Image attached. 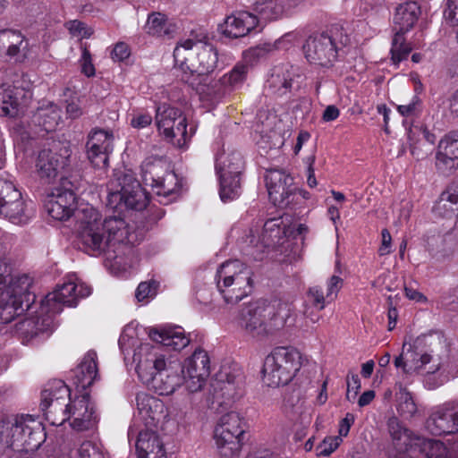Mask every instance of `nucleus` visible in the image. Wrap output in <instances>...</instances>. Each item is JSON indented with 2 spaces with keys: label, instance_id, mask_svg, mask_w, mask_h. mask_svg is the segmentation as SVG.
Listing matches in <instances>:
<instances>
[{
  "label": "nucleus",
  "instance_id": "nucleus-1",
  "mask_svg": "<svg viewBox=\"0 0 458 458\" xmlns=\"http://www.w3.org/2000/svg\"><path fill=\"white\" fill-rule=\"evenodd\" d=\"M139 377L160 395H169L184 383L178 362L166 363L163 355L148 344H141L134 353Z\"/></svg>",
  "mask_w": 458,
  "mask_h": 458
},
{
  "label": "nucleus",
  "instance_id": "nucleus-2",
  "mask_svg": "<svg viewBox=\"0 0 458 458\" xmlns=\"http://www.w3.org/2000/svg\"><path fill=\"white\" fill-rule=\"evenodd\" d=\"M290 315L291 308L285 302L258 301L242 309L238 325L249 336L263 340L282 328Z\"/></svg>",
  "mask_w": 458,
  "mask_h": 458
},
{
  "label": "nucleus",
  "instance_id": "nucleus-3",
  "mask_svg": "<svg viewBox=\"0 0 458 458\" xmlns=\"http://www.w3.org/2000/svg\"><path fill=\"white\" fill-rule=\"evenodd\" d=\"M177 76L191 85L197 77L208 75L218 67V53L210 44H199L192 39L179 43L174 50Z\"/></svg>",
  "mask_w": 458,
  "mask_h": 458
},
{
  "label": "nucleus",
  "instance_id": "nucleus-4",
  "mask_svg": "<svg viewBox=\"0 0 458 458\" xmlns=\"http://www.w3.org/2000/svg\"><path fill=\"white\" fill-rule=\"evenodd\" d=\"M45 437L41 423L31 415L3 421L0 430V441L16 452H35L45 441Z\"/></svg>",
  "mask_w": 458,
  "mask_h": 458
},
{
  "label": "nucleus",
  "instance_id": "nucleus-5",
  "mask_svg": "<svg viewBox=\"0 0 458 458\" xmlns=\"http://www.w3.org/2000/svg\"><path fill=\"white\" fill-rule=\"evenodd\" d=\"M252 270L245 263L226 260L216 269L215 282L219 293L228 304H235L250 293Z\"/></svg>",
  "mask_w": 458,
  "mask_h": 458
},
{
  "label": "nucleus",
  "instance_id": "nucleus-6",
  "mask_svg": "<svg viewBox=\"0 0 458 458\" xmlns=\"http://www.w3.org/2000/svg\"><path fill=\"white\" fill-rule=\"evenodd\" d=\"M245 435V422L239 413L230 411L221 416L213 433L216 454L220 458H239Z\"/></svg>",
  "mask_w": 458,
  "mask_h": 458
},
{
  "label": "nucleus",
  "instance_id": "nucleus-7",
  "mask_svg": "<svg viewBox=\"0 0 458 458\" xmlns=\"http://www.w3.org/2000/svg\"><path fill=\"white\" fill-rule=\"evenodd\" d=\"M347 38L337 28L310 36L302 46L307 61L314 65L331 68L338 61Z\"/></svg>",
  "mask_w": 458,
  "mask_h": 458
},
{
  "label": "nucleus",
  "instance_id": "nucleus-8",
  "mask_svg": "<svg viewBox=\"0 0 458 458\" xmlns=\"http://www.w3.org/2000/svg\"><path fill=\"white\" fill-rule=\"evenodd\" d=\"M301 353L292 347H276L265 359L263 375L265 383L272 387L287 385L301 366Z\"/></svg>",
  "mask_w": 458,
  "mask_h": 458
},
{
  "label": "nucleus",
  "instance_id": "nucleus-9",
  "mask_svg": "<svg viewBox=\"0 0 458 458\" xmlns=\"http://www.w3.org/2000/svg\"><path fill=\"white\" fill-rule=\"evenodd\" d=\"M141 178L157 196L170 197L168 201L175 199L181 190L178 176L161 159H146L141 165Z\"/></svg>",
  "mask_w": 458,
  "mask_h": 458
},
{
  "label": "nucleus",
  "instance_id": "nucleus-10",
  "mask_svg": "<svg viewBox=\"0 0 458 458\" xmlns=\"http://www.w3.org/2000/svg\"><path fill=\"white\" fill-rule=\"evenodd\" d=\"M90 293L89 285L70 276L42 300L41 313L49 314L54 318L55 315L62 312L64 306H76L80 298L88 297Z\"/></svg>",
  "mask_w": 458,
  "mask_h": 458
},
{
  "label": "nucleus",
  "instance_id": "nucleus-11",
  "mask_svg": "<svg viewBox=\"0 0 458 458\" xmlns=\"http://www.w3.org/2000/svg\"><path fill=\"white\" fill-rule=\"evenodd\" d=\"M78 242L86 252L98 255L108 250L101 225V215L91 206L83 208L79 214Z\"/></svg>",
  "mask_w": 458,
  "mask_h": 458
},
{
  "label": "nucleus",
  "instance_id": "nucleus-12",
  "mask_svg": "<svg viewBox=\"0 0 458 458\" xmlns=\"http://www.w3.org/2000/svg\"><path fill=\"white\" fill-rule=\"evenodd\" d=\"M429 345V352L421 354L414 362V369L418 370V373L441 372L454 377L457 373L458 360L451 358L445 341L437 336L435 343L430 342Z\"/></svg>",
  "mask_w": 458,
  "mask_h": 458
},
{
  "label": "nucleus",
  "instance_id": "nucleus-13",
  "mask_svg": "<svg viewBox=\"0 0 458 458\" xmlns=\"http://www.w3.org/2000/svg\"><path fill=\"white\" fill-rule=\"evenodd\" d=\"M243 168V157L238 151L220 157L216 160V170L220 177V198L224 202L240 195V174Z\"/></svg>",
  "mask_w": 458,
  "mask_h": 458
},
{
  "label": "nucleus",
  "instance_id": "nucleus-14",
  "mask_svg": "<svg viewBox=\"0 0 458 458\" xmlns=\"http://www.w3.org/2000/svg\"><path fill=\"white\" fill-rule=\"evenodd\" d=\"M70 389L61 380H55L47 385L41 393L40 409L46 420L53 426H61L67 420V398Z\"/></svg>",
  "mask_w": 458,
  "mask_h": 458
},
{
  "label": "nucleus",
  "instance_id": "nucleus-15",
  "mask_svg": "<svg viewBox=\"0 0 458 458\" xmlns=\"http://www.w3.org/2000/svg\"><path fill=\"white\" fill-rule=\"evenodd\" d=\"M114 182L110 183L111 202L119 201L118 206H124L127 209L143 210L148 203V196L140 183L131 174H123L117 177L119 190H114Z\"/></svg>",
  "mask_w": 458,
  "mask_h": 458
},
{
  "label": "nucleus",
  "instance_id": "nucleus-16",
  "mask_svg": "<svg viewBox=\"0 0 458 458\" xmlns=\"http://www.w3.org/2000/svg\"><path fill=\"white\" fill-rule=\"evenodd\" d=\"M31 214L15 185L0 178V215L13 224L22 225L30 220Z\"/></svg>",
  "mask_w": 458,
  "mask_h": 458
},
{
  "label": "nucleus",
  "instance_id": "nucleus-17",
  "mask_svg": "<svg viewBox=\"0 0 458 458\" xmlns=\"http://www.w3.org/2000/svg\"><path fill=\"white\" fill-rule=\"evenodd\" d=\"M76 205L73 183L67 178H62L60 185L47 195L45 207L52 218L64 221L73 215Z\"/></svg>",
  "mask_w": 458,
  "mask_h": 458
},
{
  "label": "nucleus",
  "instance_id": "nucleus-18",
  "mask_svg": "<svg viewBox=\"0 0 458 458\" xmlns=\"http://www.w3.org/2000/svg\"><path fill=\"white\" fill-rule=\"evenodd\" d=\"M180 370L183 375L185 387L190 393L201 390L210 375V358L208 352L200 347L196 348L184 360Z\"/></svg>",
  "mask_w": 458,
  "mask_h": 458
},
{
  "label": "nucleus",
  "instance_id": "nucleus-19",
  "mask_svg": "<svg viewBox=\"0 0 458 458\" xmlns=\"http://www.w3.org/2000/svg\"><path fill=\"white\" fill-rule=\"evenodd\" d=\"M426 429L432 435L442 436L458 432V400L446 402L430 411L425 422Z\"/></svg>",
  "mask_w": 458,
  "mask_h": 458
},
{
  "label": "nucleus",
  "instance_id": "nucleus-20",
  "mask_svg": "<svg viewBox=\"0 0 458 458\" xmlns=\"http://www.w3.org/2000/svg\"><path fill=\"white\" fill-rule=\"evenodd\" d=\"M242 378V369L234 365L233 370L224 366L216 379L211 384L213 403L227 406L234 402L238 395V385Z\"/></svg>",
  "mask_w": 458,
  "mask_h": 458
},
{
  "label": "nucleus",
  "instance_id": "nucleus-21",
  "mask_svg": "<svg viewBox=\"0 0 458 458\" xmlns=\"http://www.w3.org/2000/svg\"><path fill=\"white\" fill-rule=\"evenodd\" d=\"M54 318L41 313V307L36 317L24 318L14 325V335L22 344H33L38 339L47 337L53 331Z\"/></svg>",
  "mask_w": 458,
  "mask_h": 458
},
{
  "label": "nucleus",
  "instance_id": "nucleus-22",
  "mask_svg": "<svg viewBox=\"0 0 458 458\" xmlns=\"http://www.w3.org/2000/svg\"><path fill=\"white\" fill-rule=\"evenodd\" d=\"M88 157L91 164L98 168L108 165L109 154L114 148V134L111 131L94 129L87 141Z\"/></svg>",
  "mask_w": 458,
  "mask_h": 458
},
{
  "label": "nucleus",
  "instance_id": "nucleus-23",
  "mask_svg": "<svg viewBox=\"0 0 458 458\" xmlns=\"http://www.w3.org/2000/svg\"><path fill=\"white\" fill-rule=\"evenodd\" d=\"M65 410L67 411V420H72L71 427L77 431L91 429L98 423V416L88 393L76 397Z\"/></svg>",
  "mask_w": 458,
  "mask_h": 458
},
{
  "label": "nucleus",
  "instance_id": "nucleus-24",
  "mask_svg": "<svg viewBox=\"0 0 458 458\" xmlns=\"http://www.w3.org/2000/svg\"><path fill=\"white\" fill-rule=\"evenodd\" d=\"M269 199L275 206L285 207L290 203L289 198L295 191L293 179L282 170L269 169L265 175Z\"/></svg>",
  "mask_w": 458,
  "mask_h": 458
},
{
  "label": "nucleus",
  "instance_id": "nucleus-25",
  "mask_svg": "<svg viewBox=\"0 0 458 458\" xmlns=\"http://www.w3.org/2000/svg\"><path fill=\"white\" fill-rule=\"evenodd\" d=\"M68 157L69 151L66 148L64 154H58L52 149H42L35 162L37 175L43 182L51 183L57 177L60 169L68 165Z\"/></svg>",
  "mask_w": 458,
  "mask_h": 458
},
{
  "label": "nucleus",
  "instance_id": "nucleus-26",
  "mask_svg": "<svg viewBox=\"0 0 458 458\" xmlns=\"http://www.w3.org/2000/svg\"><path fill=\"white\" fill-rule=\"evenodd\" d=\"M108 250L120 243L134 244L137 242L136 233L131 226L120 216H110L101 219Z\"/></svg>",
  "mask_w": 458,
  "mask_h": 458
},
{
  "label": "nucleus",
  "instance_id": "nucleus-27",
  "mask_svg": "<svg viewBox=\"0 0 458 458\" xmlns=\"http://www.w3.org/2000/svg\"><path fill=\"white\" fill-rule=\"evenodd\" d=\"M387 430L395 454L417 450L421 437L404 427L397 417L392 416L388 419Z\"/></svg>",
  "mask_w": 458,
  "mask_h": 458
},
{
  "label": "nucleus",
  "instance_id": "nucleus-28",
  "mask_svg": "<svg viewBox=\"0 0 458 458\" xmlns=\"http://www.w3.org/2000/svg\"><path fill=\"white\" fill-rule=\"evenodd\" d=\"M258 25V18L249 12H236L225 17L218 27L222 35L229 38H242Z\"/></svg>",
  "mask_w": 458,
  "mask_h": 458
},
{
  "label": "nucleus",
  "instance_id": "nucleus-29",
  "mask_svg": "<svg viewBox=\"0 0 458 458\" xmlns=\"http://www.w3.org/2000/svg\"><path fill=\"white\" fill-rule=\"evenodd\" d=\"M136 450L138 458H166L163 442L157 432L151 429L139 432Z\"/></svg>",
  "mask_w": 458,
  "mask_h": 458
},
{
  "label": "nucleus",
  "instance_id": "nucleus-30",
  "mask_svg": "<svg viewBox=\"0 0 458 458\" xmlns=\"http://www.w3.org/2000/svg\"><path fill=\"white\" fill-rule=\"evenodd\" d=\"M148 335L151 340L160 344L170 350L181 351L190 344L182 327L151 328Z\"/></svg>",
  "mask_w": 458,
  "mask_h": 458
},
{
  "label": "nucleus",
  "instance_id": "nucleus-31",
  "mask_svg": "<svg viewBox=\"0 0 458 458\" xmlns=\"http://www.w3.org/2000/svg\"><path fill=\"white\" fill-rule=\"evenodd\" d=\"M98 355L95 351H89L74 371L73 384L81 390L89 387L98 377Z\"/></svg>",
  "mask_w": 458,
  "mask_h": 458
},
{
  "label": "nucleus",
  "instance_id": "nucleus-32",
  "mask_svg": "<svg viewBox=\"0 0 458 458\" xmlns=\"http://www.w3.org/2000/svg\"><path fill=\"white\" fill-rule=\"evenodd\" d=\"M136 403L139 414L145 421L146 426H155L162 417L163 402L148 394L140 393L136 396Z\"/></svg>",
  "mask_w": 458,
  "mask_h": 458
},
{
  "label": "nucleus",
  "instance_id": "nucleus-33",
  "mask_svg": "<svg viewBox=\"0 0 458 458\" xmlns=\"http://www.w3.org/2000/svg\"><path fill=\"white\" fill-rule=\"evenodd\" d=\"M300 79L301 76L291 69L285 70L282 73H273L268 79L267 84L273 94L284 96L292 89L300 88Z\"/></svg>",
  "mask_w": 458,
  "mask_h": 458
},
{
  "label": "nucleus",
  "instance_id": "nucleus-34",
  "mask_svg": "<svg viewBox=\"0 0 458 458\" xmlns=\"http://www.w3.org/2000/svg\"><path fill=\"white\" fill-rule=\"evenodd\" d=\"M420 14V7L416 2L400 4L394 14V23L399 26L400 33H404L413 27Z\"/></svg>",
  "mask_w": 458,
  "mask_h": 458
},
{
  "label": "nucleus",
  "instance_id": "nucleus-35",
  "mask_svg": "<svg viewBox=\"0 0 458 458\" xmlns=\"http://www.w3.org/2000/svg\"><path fill=\"white\" fill-rule=\"evenodd\" d=\"M61 121V109L53 103L39 106L33 115V122L43 127L46 131L56 129Z\"/></svg>",
  "mask_w": 458,
  "mask_h": 458
},
{
  "label": "nucleus",
  "instance_id": "nucleus-36",
  "mask_svg": "<svg viewBox=\"0 0 458 458\" xmlns=\"http://www.w3.org/2000/svg\"><path fill=\"white\" fill-rule=\"evenodd\" d=\"M145 31L154 37H171L175 31V25L169 21L165 14L154 12L148 16Z\"/></svg>",
  "mask_w": 458,
  "mask_h": 458
},
{
  "label": "nucleus",
  "instance_id": "nucleus-37",
  "mask_svg": "<svg viewBox=\"0 0 458 458\" xmlns=\"http://www.w3.org/2000/svg\"><path fill=\"white\" fill-rule=\"evenodd\" d=\"M32 284V279L26 274L16 273V275L10 279L6 287L4 288L3 293H9L17 299L22 300L27 302L26 306L29 308L30 301V288Z\"/></svg>",
  "mask_w": 458,
  "mask_h": 458
},
{
  "label": "nucleus",
  "instance_id": "nucleus-38",
  "mask_svg": "<svg viewBox=\"0 0 458 458\" xmlns=\"http://www.w3.org/2000/svg\"><path fill=\"white\" fill-rule=\"evenodd\" d=\"M24 301L9 293L2 292L0 295V323L8 324L24 311Z\"/></svg>",
  "mask_w": 458,
  "mask_h": 458
},
{
  "label": "nucleus",
  "instance_id": "nucleus-39",
  "mask_svg": "<svg viewBox=\"0 0 458 458\" xmlns=\"http://www.w3.org/2000/svg\"><path fill=\"white\" fill-rule=\"evenodd\" d=\"M182 113L180 109L168 104H162L157 108L156 122L160 133L171 132L172 126L178 121Z\"/></svg>",
  "mask_w": 458,
  "mask_h": 458
},
{
  "label": "nucleus",
  "instance_id": "nucleus-40",
  "mask_svg": "<svg viewBox=\"0 0 458 458\" xmlns=\"http://www.w3.org/2000/svg\"><path fill=\"white\" fill-rule=\"evenodd\" d=\"M396 392V410L398 414L405 420L412 419L418 413V406L412 394L402 384H398Z\"/></svg>",
  "mask_w": 458,
  "mask_h": 458
},
{
  "label": "nucleus",
  "instance_id": "nucleus-41",
  "mask_svg": "<svg viewBox=\"0 0 458 458\" xmlns=\"http://www.w3.org/2000/svg\"><path fill=\"white\" fill-rule=\"evenodd\" d=\"M18 106L19 102L14 95V89L10 85H0V115L15 116Z\"/></svg>",
  "mask_w": 458,
  "mask_h": 458
},
{
  "label": "nucleus",
  "instance_id": "nucleus-42",
  "mask_svg": "<svg viewBox=\"0 0 458 458\" xmlns=\"http://www.w3.org/2000/svg\"><path fill=\"white\" fill-rule=\"evenodd\" d=\"M427 458H446L447 448L440 440L420 437L417 450Z\"/></svg>",
  "mask_w": 458,
  "mask_h": 458
},
{
  "label": "nucleus",
  "instance_id": "nucleus-43",
  "mask_svg": "<svg viewBox=\"0 0 458 458\" xmlns=\"http://www.w3.org/2000/svg\"><path fill=\"white\" fill-rule=\"evenodd\" d=\"M200 95L208 100L216 102L222 99L225 95L230 93L228 87L223 83V80L214 81L208 85H202L197 89Z\"/></svg>",
  "mask_w": 458,
  "mask_h": 458
},
{
  "label": "nucleus",
  "instance_id": "nucleus-44",
  "mask_svg": "<svg viewBox=\"0 0 458 458\" xmlns=\"http://www.w3.org/2000/svg\"><path fill=\"white\" fill-rule=\"evenodd\" d=\"M411 51L409 44L405 43L403 33L397 32L392 42L391 55L393 63L397 65L405 60Z\"/></svg>",
  "mask_w": 458,
  "mask_h": 458
},
{
  "label": "nucleus",
  "instance_id": "nucleus-45",
  "mask_svg": "<svg viewBox=\"0 0 458 458\" xmlns=\"http://www.w3.org/2000/svg\"><path fill=\"white\" fill-rule=\"evenodd\" d=\"M248 66L244 64H237L230 72L225 74L221 79L223 83L228 87L230 92L242 84L246 79Z\"/></svg>",
  "mask_w": 458,
  "mask_h": 458
},
{
  "label": "nucleus",
  "instance_id": "nucleus-46",
  "mask_svg": "<svg viewBox=\"0 0 458 458\" xmlns=\"http://www.w3.org/2000/svg\"><path fill=\"white\" fill-rule=\"evenodd\" d=\"M437 153L458 158V131H452L445 135L438 143Z\"/></svg>",
  "mask_w": 458,
  "mask_h": 458
},
{
  "label": "nucleus",
  "instance_id": "nucleus-47",
  "mask_svg": "<svg viewBox=\"0 0 458 458\" xmlns=\"http://www.w3.org/2000/svg\"><path fill=\"white\" fill-rule=\"evenodd\" d=\"M436 168L443 175H450L458 169V158L436 153Z\"/></svg>",
  "mask_w": 458,
  "mask_h": 458
},
{
  "label": "nucleus",
  "instance_id": "nucleus-48",
  "mask_svg": "<svg viewBox=\"0 0 458 458\" xmlns=\"http://www.w3.org/2000/svg\"><path fill=\"white\" fill-rule=\"evenodd\" d=\"M64 26L72 38H77L80 40L90 38L94 32L92 28L79 20L68 21Z\"/></svg>",
  "mask_w": 458,
  "mask_h": 458
},
{
  "label": "nucleus",
  "instance_id": "nucleus-49",
  "mask_svg": "<svg viewBox=\"0 0 458 458\" xmlns=\"http://www.w3.org/2000/svg\"><path fill=\"white\" fill-rule=\"evenodd\" d=\"M280 225L281 221L279 218L269 219L264 224L263 240L267 241V246L271 243L278 242L280 235L283 233Z\"/></svg>",
  "mask_w": 458,
  "mask_h": 458
},
{
  "label": "nucleus",
  "instance_id": "nucleus-50",
  "mask_svg": "<svg viewBox=\"0 0 458 458\" xmlns=\"http://www.w3.org/2000/svg\"><path fill=\"white\" fill-rule=\"evenodd\" d=\"M171 131H172L171 132L165 131L163 133V135L165 138L170 139V140H173L174 138L178 137L179 144L181 143L182 140H183V142H185L193 134V131H191L190 134L188 133L186 118L183 115L179 116L178 121L175 123V124L174 126H172Z\"/></svg>",
  "mask_w": 458,
  "mask_h": 458
},
{
  "label": "nucleus",
  "instance_id": "nucleus-51",
  "mask_svg": "<svg viewBox=\"0 0 458 458\" xmlns=\"http://www.w3.org/2000/svg\"><path fill=\"white\" fill-rule=\"evenodd\" d=\"M340 437H327L317 447L316 452L318 456H329L342 443Z\"/></svg>",
  "mask_w": 458,
  "mask_h": 458
},
{
  "label": "nucleus",
  "instance_id": "nucleus-52",
  "mask_svg": "<svg viewBox=\"0 0 458 458\" xmlns=\"http://www.w3.org/2000/svg\"><path fill=\"white\" fill-rule=\"evenodd\" d=\"M81 56L80 58V64L81 67V72L87 77H92L96 73L94 64H92V57L88 46L86 43L81 44Z\"/></svg>",
  "mask_w": 458,
  "mask_h": 458
},
{
  "label": "nucleus",
  "instance_id": "nucleus-53",
  "mask_svg": "<svg viewBox=\"0 0 458 458\" xmlns=\"http://www.w3.org/2000/svg\"><path fill=\"white\" fill-rule=\"evenodd\" d=\"M157 287L158 283L155 280L141 282L136 289L135 297L139 301L153 297L157 294Z\"/></svg>",
  "mask_w": 458,
  "mask_h": 458
},
{
  "label": "nucleus",
  "instance_id": "nucleus-54",
  "mask_svg": "<svg viewBox=\"0 0 458 458\" xmlns=\"http://www.w3.org/2000/svg\"><path fill=\"white\" fill-rule=\"evenodd\" d=\"M346 383H347L346 398L348 401L352 402L356 398V396L361 387L360 379L357 374L350 372V373H348V375L346 377Z\"/></svg>",
  "mask_w": 458,
  "mask_h": 458
},
{
  "label": "nucleus",
  "instance_id": "nucleus-55",
  "mask_svg": "<svg viewBox=\"0 0 458 458\" xmlns=\"http://www.w3.org/2000/svg\"><path fill=\"white\" fill-rule=\"evenodd\" d=\"M16 273L13 270L12 264L6 259H0V290H4L7 286L11 278Z\"/></svg>",
  "mask_w": 458,
  "mask_h": 458
},
{
  "label": "nucleus",
  "instance_id": "nucleus-56",
  "mask_svg": "<svg viewBox=\"0 0 458 458\" xmlns=\"http://www.w3.org/2000/svg\"><path fill=\"white\" fill-rule=\"evenodd\" d=\"M444 17L449 25L458 26V0H446Z\"/></svg>",
  "mask_w": 458,
  "mask_h": 458
},
{
  "label": "nucleus",
  "instance_id": "nucleus-57",
  "mask_svg": "<svg viewBox=\"0 0 458 458\" xmlns=\"http://www.w3.org/2000/svg\"><path fill=\"white\" fill-rule=\"evenodd\" d=\"M80 458H103V454L99 448L92 442H83L78 449Z\"/></svg>",
  "mask_w": 458,
  "mask_h": 458
},
{
  "label": "nucleus",
  "instance_id": "nucleus-58",
  "mask_svg": "<svg viewBox=\"0 0 458 458\" xmlns=\"http://www.w3.org/2000/svg\"><path fill=\"white\" fill-rule=\"evenodd\" d=\"M308 299L318 310H321L325 308L327 296H324L320 287L314 286L310 288Z\"/></svg>",
  "mask_w": 458,
  "mask_h": 458
},
{
  "label": "nucleus",
  "instance_id": "nucleus-59",
  "mask_svg": "<svg viewBox=\"0 0 458 458\" xmlns=\"http://www.w3.org/2000/svg\"><path fill=\"white\" fill-rule=\"evenodd\" d=\"M343 279L338 276H332L327 283V299L333 301L343 286Z\"/></svg>",
  "mask_w": 458,
  "mask_h": 458
},
{
  "label": "nucleus",
  "instance_id": "nucleus-60",
  "mask_svg": "<svg viewBox=\"0 0 458 458\" xmlns=\"http://www.w3.org/2000/svg\"><path fill=\"white\" fill-rule=\"evenodd\" d=\"M131 55L129 46L124 42H118L111 52V58L115 62H122Z\"/></svg>",
  "mask_w": 458,
  "mask_h": 458
},
{
  "label": "nucleus",
  "instance_id": "nucleus-61",
  "mask_svg": "<svg viewBox=\"0 0 458 458\" xmlns=\"http://www.w3.org/2000/svg\"><path fill=\"white\" fill-rule=\"evenodd\" d=\"M420 106V101L419 98L414 97L410 103L398 106L397 110L403 116H411L419 111Z\"/></svg>",
  "mask_w": 458,
  "mask_h": 458
},
{
  "label": "nucleus",
  "instance_id": "nucleus-62",
  "mask_svg": "<svg viewBox=\"0 0 458 458\" xmlns=\"http://www.w3.org/2000/svg\"><path fill=\"white\" fill-rule=\"evenodd\" d=\"M152 123V116L149 114H134L131 120V125L136 129H143Z\"/></svg>",
  "mask_w": 458,
  "mask_h": 458
},
{
  "label": "nucleus",
  "instance_id": "nucleus-63",
  "mask_svg": "<svg viewBox=\"0 0 458 458\" xmlns=\"http://www.w3.org/2000/svg\"><path fill=\"white\" fill-rule=\"evenodd\" d=\"M355 416L352 413H346L345 417L339 423V436L346 437L350 431L352 425L354 423Z\"/></svg>",
  "mask_w": 458,
  "mask_h": 458
},
{
  "label": "nucleus",
  "instance_id": "nucleus-64",
  "mask_svg": "<svg viewBox=\"0 0 458 458\" xmlns=\"http://www.w3.org/2000/svg\"><path fill=\"white\" fill-rule=\"evenodd\" d=\"M447 202L452 205L458 203V186L457 190H454V192L445 191L441 194L438 208H440L443 207L445 208L447 207Z\"/></svg>",
  "mask_w": 458,
  "mask_h": 458
}]
</instances>
